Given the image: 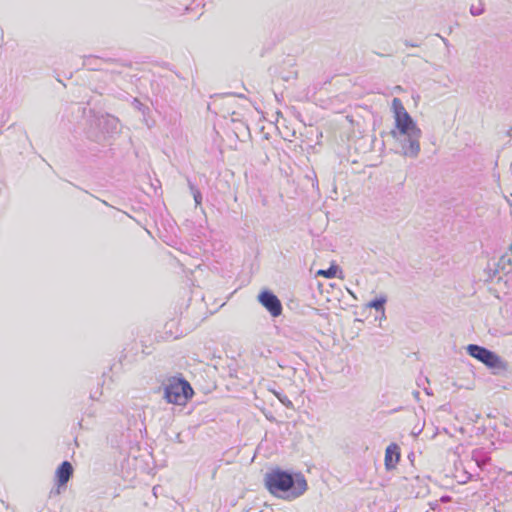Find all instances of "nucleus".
<instances>
[{
	"instance_id": "20e7f679",
	"label": "nucleus",
	"mask_w": 512,
	"mask_h": 512,
	"mask_svg": "<svg viewBox=\"0 0 512 512\" xmlns=\"http://www.w3.org/2000/svg\"><path fill=\"white\" fill-rule=\"evenodd\" d=\"M392 110L394 112L396 128L393 132H396V134H407L410 131L421 130L410 114L406 111L399 98H394L392 100Z\"/></svg>"
},
{
	"instance_id": "f03ea898",
	"label": "nucleus",
	"mask_w": 512,
	"mask_h": 512,
	"mask_svg": "<svg viewBox=\"0 0 512 512\" xmlns=\"http://www.w3.org/2000/svg\"><path fill=\"white\" fill-rule=\"evenodd\" d=\"M466 349L471 357L483 363L493 374L507 371L508 363L495 352L477 344H469Z\"/></svg>"
},
{
	"instance_id": "7ed1b4c3",
	"label": "nucleus",
	"mask_w": 512,
	"mask_h": 512,
	"mask_svg": "<svg viewBox=\"0 0 512 512\" xmlns=\"http://www.w3.org/2000/svg\"><path fill=\"white\" fill-rule=\"evenodd\" d=\"M193 394L190 384L183 379L171 380L164 389V397L169 403L184 405Z\"/></svg>"
},
{
	"instance_id": "423d86ee",
	"label": "nucleus",
	"mask_w": 512,
	"mask_h": 512,
	"mask_svg": "<svg viewBox=\"0 0 512 512\" xmlns=\"http://www.w3.org/2000/svg\"><path fill=\"white\" fill-rule=\"evenodd\" d=\"M258 299L273 317H277L282 313V304L272 292L263 291L259 294Z\"/></svg>"
},
{
	"instance_id": "dca6fc26",
	"label": "nucleus",
	"mask_w": 512,
	"mask_h": 512,
	"mask_svg": "<svg viewBox=\"0 0 512 512\" xmlns=\"http://www.w3.org/2000/svg\"><path fill=\"white\" fill-rule=\"evenodd\" d=\"M404 44H405L406 46H410V47H418V46H419V44H418V43H413V42H410V41H408V40H405V41H404Z\"/></svg>"
},
{
	"instance_id": "9d476101",
	"label": "nucleus",
	"mask_w": 512,
	"mask_h": 512,
	"mask_svg": "<svg viewBox=\"0 0 512 512\" xmlns=\"http://www.w3.org/2000/svg\"><path fill=\"white\" fill-rule=\"evenodd\" d=\"M189 187H190V190L193 194V197H194V200H195V203L196 205H200L201 204V201H202V195H201V192L199 191V189L196 188V186L189 182Z\"/></svg>"
},
{
	"instance_id": "39448f33",
	"label": "nucleus",
	"mask_w": 512,
	"mask_h": 512,
	"mask_svg": "<svg viewBox=\"0 0 512 512\" xmlns=\"http://www.w3.org/2000/svg\"><path fill=\"white\" fill-rule=\"evenodd\" d=\"M394 138L399 142L401 152L409 158H416L420 153L421 130L410 131L407 134H396L392 132Z\"/></svg>"
},
{
	"instance_id": "6ab92c4d",
	"label": "nucleus",
	"mask_w": 512,
	"mask_h": 512,
	"mask_svg": "<svg viewBox=\"0 0 512 512\" xmlns=\"http://www.w3.org/2000/svg\"><path fill=\"white\" fill-rule=\"evenodd\" d=\"M507 484H511L512 485V474L509 475V478L507 480Z\"/></svg>"
},
{
	"instance_id": "1a4fd4ad",
	"label": "nucleus",
	"mask_w": 512,
	"mask_h": 512,
	"mask_svg": "<svg viewBox=\"0 0 512 512\" xmlns=\"http://www.w3.org/2000/svg\"><path fill=\"white\" fill-rule=\"evenodd\" d=\"M387 299L385 296H380L378 298H375L374 300L370 301L367 306L369 308H374L376 311L384 312V305L386 303Z\"/></svg>"
},
{
	"instance_id": "9b49d317",
	"label": "nucleus",
	"mask_w": 512,
	"mask_h": 512,
	"mask_svg": "<svg viewBox=\"0 0 512 512\" xmlns=\"http://www.w3.org/2000/svg\"><path fill=\"white\" fill-rule=\"evenodd\" d=\"M274 395L278 398V400L287 408H293L292 401L286 396L279 392L274 391Z\"/></svg>"
},
{
	"instance_id": "f257e3e1",
	"label": "nucleus",
	"mask_w": 512,
	"mask_h": 512,
	"mask_svg": "<svg viewBox=\"0 0 512 512\" xmlns=\"http://www.w3.org/2000/svg\"><path fill=\"white\" fill-rule=\"evenodd\" d=\"M265 485L271 494L285 500L300 497L308 488L303 474H292L280 469L272 470L265 475Z\"/></svg>"
},
{
	"instance_id": "f8f14e48",
	"label": "nucleus",
	"mask_w": 512,
	"mask_h": 512,
	"mask_svg": "<svg viewBox=\"0 0 512 512\" xmlns=\"http://www.w3.org/2000/svg\"><path fill=\"white\" fill-rule=\"evenodd\" d=\"M337 266H331L327 270H319L318 274L323 275L326 278H333L336 275Z\"/></svg>"
},
{
	"instance_id": "a211bd4d",
	"label": "nucleus",
	"mask_w": 512,
	"mask_h": 512,
	"mask_svg": "<svg viewBox=\"0 0 512 512\" xmlns=\"http://www.w3.org/2000/svg\"><path fill=\"white\" fill-rule=\"evenodd\" d=\"M437 36H439L441 38V40L443 41V43L448 46V40L444 37H441L439 34H437Z\"/></svg>"
},
{
	"instance_id": "2eb2a0df",
	"label": "nucleus",
	"mask_w": 512,
	"mask_h": 512,
	"mask_svg": "<svg viewBox=\"0 0 512 512\" xmlns=\"http://www.w3.org/2000/svg\"><path fill=\"white\" fill-rule=\"evenodd\" d=\"M470 12L472 15L478 16L483 13V9H475L474 7H472Z\"/></svg>"
},
{
	"instance_id": "f3484780",
	"label": "nucleus",
	"mask_w": 512,
	"mask_h": 512,
	"mask_svg": "<svg viewBox=\"0 0 512 512\" xmlns=\"http://www.w3.org/2000/svg\"><path fill=\"white\" fill-rule=\"evenodd\" d=\"M134 105L136 108H138L139 110L142 108L143 104L138 100V99H134Z\"/></svg>"
},
{
	"instance_id": "0eeeda50",
	"label": "nucleus",
	"mask_w": 512,
	"mask_h": 512,
	"mask_svg": "<svg viewBox=\"0 0 512 512\" xmlns=\"http://www.w3.org/2000/svg\"><path fill=\"white\" fill-rule=\"evenodd\" d=\"M73 474V467L70 462L64 461L61 463V465L57 468L56 476H57V482L58 487L55 490H51L50 494H60V487L65 486L69 479L71 478Z\"/></svg>"
},
{
	"instance_id": "aec40b11",
	"label": "nucleus",
	"mask_w": 512,
	"mask_h": 512,
	"mask_svg": "<svg viewBox=\"0 0 512 512\" xmlns=\"http://www.w3.org/2000/svg\"><path fill=\"white\" fill-rule=\"evenodd\" d=\"M425 392H426V394H427V395H431V392H430V390H428V389H425Z\"/></svg>"
},
{
	"instance_id": "6e6552de",
	"label": "nucleus",
	"mask_w": 512,
	"mask_h": 512,
	"mask_svg": "<svg viewBox=\"0 0 512 512\" xmlns=\"http://www.w3.org/2000/svg\"><path fill=\"white\" fill-rule=\"evenodd\" d=\"M400 460V447L396 443H391L385 450L384 464L386 470L390 471L396 467Z\"/></svg>"
},
{
	"instance_id": "ddd939ff",
	"label": "nucleus",
	"mask_w": 512,
	"mask_h": 512,
	"mask_svg": "<svg viewBox=\"0 0 512 512\" xmlns=\"http://www.w3.org/2000/svg\"><path fill=\"white\" fill-rule=\"evenodd\" d=\"M478 454H479L478 451H473V453H472V460L475 462L477 467L481 469L486 464V459L485 458H479Z\"/></svg>"
},
{
	"instance_id": "4468645a",
	"label": "nucleus",
	"mask_w": 512,
	"mask_h": 512,
	"mask_svg": "<svg viewBox=\"0 0 512 512\" xmlns=\"http://www.w3.org/2000/svg\"><path fill=\"white\" fill-rule=\"evenodd\" d=\"M296 77H297V72L296 71H291V72H289L286 75H282V79L285 80V81H289L291 79H295Z\"/></svg>"
},
{
	"instance_id": "4be33fe9",
	"label": "nucleus",
	"mask_w": 512,
	"mask_h": 512,
	"mask_svg": "<svg viewBox=\"0 0 512 512\" xmlns=\"http://www.w3.org/2000/svg\"><path fill=\"white\" fill-rule=\"evenodd\" d=\"M509 496L512 498V493H510Z\"/></svg>"
},
{
	"instance_id": "412c9836",
	"label": "nucleus",
	"mask_w": 512,
	"mask_h": 512,
	"mask_svg": "<svg viewBox=\"0 0 512 512\" xmlns=\"http://www.w3.org/2000/svg\"><path fill=\"white\" fill-rule=\"evenodd\" d=\"M414 396H415V397H418V396H419V392H418V391H415V392H414Z\"/></svg>"
}]
</instances>
